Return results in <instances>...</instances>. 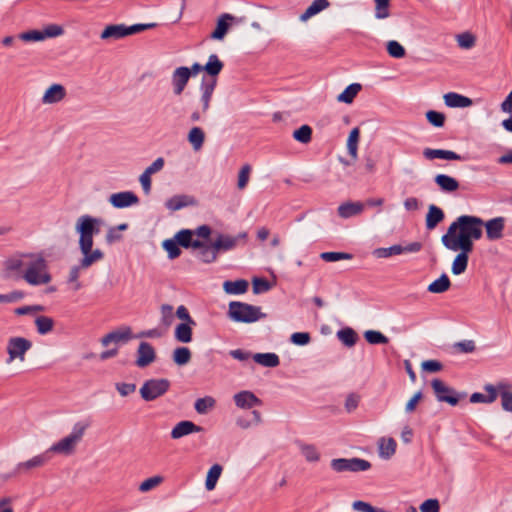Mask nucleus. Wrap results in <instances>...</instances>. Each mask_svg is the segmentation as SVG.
I'll use <instances>...</instances> for the list:
<instances>
[{"mask_svg": "<svg viewBox=\"0 0 512 512\" xmlns=\"http://www.w3.org/2000/svg\"><path fill=\"white\" fill-rule=\"evenodd\" d=\"M103 223L101 218L88 214L79 216L75 222V232L79 237L78 246L82 254V259L78 265L72 266L68 272L67 282L72 285L74 291L82 287L79 281L81 271L88 269L104 258V252L102 250L93 248L94 236L100 233Z\"/></svg>", "mask_w": 512, "mask_h": 512, "instance_id": "1", "label": "nucleus"}, {"mask_svg": "<svg viewBox=\"0 0 512 512\" xmlns=\"http://www.w3.org/2000/svg\"><path fill=\"white\" fill-rule=\"evenodd\" d=\"M5 280H24L30 286L47 285L52 281L48 262L40 252H16L2 262Z\"/></svg>", "mask_w": 512, "mask_h": 512, "instance_id": "2", "label": "nucleus"}, {"mask_svg": "<svg viewBox=\"0 0 512 512\" xmlns=\"http://www.w3.org/2000/svg\"><path fill=\"white\" fill-rule=\"evenodd\" d=\"M483 220L469 215L458 217L441 237L443 246L452 251H473L475 240L482 237Z\"/></svg>", "mask_w": 512, "mask_h": 512, "instance_id": "3", "label": "nucleus"}, {"mask_svg": "<svg viewBox=\"0 0 512 512\" xmlns=\"http://www.w3.org/2000/svg\"><path fill=\"white\" fill-rule=\"evenodd\" d=\"M88 426V423L82 421L75 423L68 435L54 442L47 449L48 453L66 457L73 455L76 452L78 445L82 441Z\"/></svg>", "mask_w": 512, "mask_h": 512, "instance_id": "4", "label": "nucleus"}, {"mask_svg": "<svg viewBox=\"0 0 512 512\" xmlns=\"http://www.w3.org/2000/svg\"><path fill=\"white\" fill-rule=\"evenodd\" d=\"M217 85V78L203 77L199 86L200 97L191 114L192 121H199L210 108V103Z\"/></svg>", "mask_w": 512, "mask_h": 512, "instance_id": "5", "label": "nucleus"}, {"mask_svg": "<svg viewBox=\"0 0 512 512\" xmlns=\"http://www.w3.org/2000/svg\"><path fill=\"white\" fill-rule=\"evenodd\" d=\"M153 331L143 332L140 335L136 336L133 334L132 328L128 325L119 326L106 335H104L100 343L103 347H117L127 344L129 341L138 338V337H152Z\"/></svg>", "mask_w": 512, "mask_h": 512, "instance_id": "6", "label": "nucleus"}, {"mask_svg": "<svg viewBox=\"0 0 512 512\" xmlns=\"http://www.w3.org/2000/svg\"><path fill=\"white\" fill-rule=\"evenodd\" d=\"M155 26H156L155 23L135 24L132 26H125L124 24L108 25L101 32L100 38L105 41H116V40L125 38L129 35L139 33L146 29L153 28Z\"/></svg>", "mask_w": 512, "mask_h": 512, "instance_id": "7", "label": "nucleus"}, {"mask_svg": "<svg viewBox=\"0 0 512 512\" xmlns=\"http://www.w3.org/2000/svg\"><path fill=\"white\" fill-rule=\"evenodd\" d=\"M228 315L235 322L245 323L255 322L264 316L259 307L236 301L229 304Z\"/></svg>", "mask_w": 512, "mask_h": 512, "instance_id": "8", "label": "nucleus"}, {"mask_svg": "<svg viewBox=\"0 0 512 512\" xmlns=\"http://www.w3.org/2000/svg\"><path fill=\"white\" fill-rule=\"evenodd\" d=\"M32 348V342L24 337H10L6 344L7 359L6 364H11L15 360L24 362L26 353Z\"/></svg>", "mask_w": 512, "mask_h": 512, "instance_id": "9", "label": "nucleus"}, {"mask_svg": "<svg viewBox=\"0 0 512 512\" xmlns=\"http://www.w3.org/2000/svg\"><path fill=\"white\" fill-rule=\"evenodd\" d=\"M170 387L167 379H149L140 388V395L145 401H153L164 395Z\"/></svg>", "mask_w": 512, "mask_h": 512, "instance_id": "10", "label": "nucleus"}, {"mask_svg": "<svg viewBox=\"0 0 512 512\" xmlns=\"http://www.w3.org/2000/svg\"><path fill=\"white\" fill-rule=\"evenodd\" d=\"M330 465L338 473L367 471L371 467L369 461L360 458H337L333 459Z\"/></svg>", "mask_w": 512, "mask_h": 512, "instance_id": "11", "label": "nucleus"}, {"mask_svg": "<svg viewBox=\"0 0 512 512\" xmlns=\"http://www.w3.org/2000/svg\"><path fill=\"white\" fill-rule=\"evenodd\" d=\"M431 387L439 402H446L452 406L457 405L459 400L464 397L440 379H434L431 382Z\"/></svg>", "mask_w": 512, "mask_h": 512, "instance_id": "12", "label": "nucleus"}, {"mask_svg": "<svg viewBox=\"0 0 512 512\" xmlns=\"http://www.w3.org/2000/svg\"><path fill=\"white\" fill-rule=\"evenodd\" d=\"M422 249V244L420 242H411L407 245L403 246L400 244H395L390 247H381L377 248L373 251V255L376 258H389L392 256H397L406 253H418Z\"/></svg>", "mask_w": 512, "mask_h": 512, "instance_id": "13", "label": "nucleus"}, {"mask_svg": "<svg viewBox=\"0 0 512 512\" xmlns=\"http://www.w3.org/2000/svg\"><path fill=\"white\" fill-rule=\"evenodd\" d=\"M165 165V160L162 157L155 159L139 176V183L143 192L149 195L152 188V175L160 172Z\"/></svg>", "mask_w": 512, "mask_h": 512, "instance_id": "14", "label": "nucleus"}, {"mask_svg": "<svg viewBox=\"0 0 512 512\" xmlns=\"http://www.w3.org/2000/svg\"><path fill=\"white\" fill-rule=\"evenodd\" d=\"M50 460V454L46 450L43 453L37 454L28 460L21 461L16 464L14 468L15 474H26L34 469H39L45 466Z\"/></svg>", "mask_w": 512, "mask_h": 512, "instance_id": "15", "label": "nucleus"}, {"mask_svg": "<svg viewBox=\"0 0 512 512\" xmlns=\"http://www.w3.org/2000/svg\"><path fill=\"white\" fill-rule=\"evenodd\" d=\"M190 74L188 71V67L180 66L173 70L170 78V84L172 88V93L175 96H180L186 89L189 81Z\"/></svg>", "mask_w": 512, "mask_h": 512, "instance_id": "16", "label": "nucleus"}, {"mask_svg": "<svg viewBox=\"0 0 512 512\" xmlns=\"http://www.w3.org/2000/svg\"><path fill=\"white\" fill-rule=\"evenodd\" d=\"M66 97V87L60 83H53L44 90L41 97V103L43 105H55L64 101Z\"/></svg>", "mask_w": 512, "mask_h": 512, "instance_id": "17", "label": "nucleus"}, {"mask_svg": "<svg viewBox=\"0 0 512 512\" xmlns=\"http://www.w3.org/2000/svg\"><path fill=\"white\" fill-rule=\"evenodd\" d=\"M108 202L116 209H124L139 204V197L133 191H121L109 196Z\"/></svg>", "mask_w": 512, "mask_h": 512, "instance_id": "18", "label": "nucleus"}, {"mask_svg": "<svg viewBox=\"0 0 512 512\" xmlns=\"http://www.w3.org/2000/svg\"><path fill=\"white\" fill-rule=\"evenodd\" d=\"M233 401L237 408L241 410H255L261 406L262 401L249 390H242L233 395Z\"/></svg>", "mask_w": 512, "mask_h": 512, "instance_id": "19", "label": "nucleus"}, {"mask_svg": "<svg viewBox=\"0 0 512 512\" xmlns=\"http://www.w3.org/2000/svg\"><path fill=\"white\" fill-rule=\"evenodd\" d=\"M203 431L201 426L196 425L190 420H183L178 422L171 430L170 436L173 440H178L182 437L188 436L193 433H200Z\"/></svg>", "mask_w": 512, "mask_h": 512, "instance_id": "20", "label": "nucleus"}, {"mask_svg": "<svg viewBox=\"0 0 512 512\" xmlns=\"http://www.w3.org/2000/svg\"><path fill=\"white\" fill-rule=\"evenodd\" d=\"M196 325V321L179 322L174 328V339L182 344L191 343L193 341V330Z\"/></svg>", "mask_w": 512, "mask_h": 512, "instance_id": "21", "label": "nucleus"}, {"mask_svg": "<svg viewBox=\"0 0 512 512\" xmlns=\"http://www.w3.org/2000/svg\"><path fill=\"white\" fill-rule=\"evenodd\" d=\"M156 359V352L154 347L148 342H141L137 349L136 365L144 368Z\"/></svg>", "mask_w": 512, "mask_h": 512, "instance_id": "22", "label": "nucleus"}, {"mask_svg": "<svg viewBox=\"0 0 512 512\" xmlns=\"http://www.w3.org/2000/svg\"><path fill=\"white\" fill-rule=\"evenodd\" d=\"M246 236V233H240L237 236L220 234L214 240L213 244L215 245L218 253L221 251H228L234 249L237 246V243L240 240H244Z\"/></svg>", "mask_w": 512, "mask_h": 512, "instance_id": "23", "label": "nucleus"}, {"mask_svg": "<svg viewBox=\"0 0 512 512\" xmlns=\"http://www.w3.org/2000/svg\"><path fill=\"white\" fill-rule=\"evenodd\" d=\"M235 20L236 18L231 14H222L217 20L215 30L211 33V38L214 40H223Z\"/></svg>", "mask_w": 512, "mask_h": 512, "instance_id": "24", "label": "nucleus"}, {"mask_svg": "<svg viewBox=\"0 0 512 512\" xmlns=\"http://www.w3.org/2000/svg\"><path fill=\"white\" fill-rule=\"evenodd\" d=\"M195 204V199L192 196L185 194L174 195L165 201V207L172 212L181 210L185 207L194 206Z\"/></svg>", "mask_w": 512, "mask_h": 512, "instance_id": "25", "label": "nucleus"}, {"mask_svg": "<svg viewBox=\"0 0 512 512\" xmlns=\"http://www.w3.org/2000/svg\"><path fill=\"white\" fill-rule=\"evenodd\" d=\"M483 226L486 228V235L489 240H498L503 236L505 219L503 217H496L486 223L483 222Z\"/></svg>", "mask_w": 512, "mask_h": 512, "instance_id": "26", "label": "nucleus"}, {"mask_svg": "<svg viewBox=\"0 0 512 512\" xmlns=\"http://www.w3.org/2000/svg\"><path fill=\"white\" fill-rule=\"evenodd\" d=\"M444 103L450 108H467L473 105V100L456 92H449L443 96Z\"/></svg>", "mask_w": 512, "mask_h": 512, "instance_id": "27", "label": "nucleus"}, {"mask_svg": "<svg viewBox=\"0 0 512 512\" xmlns=\"http://www.w3.org/2000/svg\"><path fill=\"white\" fill-rule=\"evenodd\" d=\"M180 246L194 249L202 247V241L194 238L193 230L183 229L177 232L174 236Z\"/></svg>", "mask_w": 512, "mask_h": 512, "instance_id": "28", "label": "nucleus"}, {"mask_svg": "<svg viewBox=\"0 0 512 512\" xmlns=\"http://www.w3.org/2000/svg\"><path fill=\"white\" fill-rule=\"evenodd\" d=\"M396 448L397 443L391 437H382L378 441V454L382 459H390L396 453Z\"/></svg>", "mask_w": 512, "mask_h": 512, "instance_id": "29", "label": "nucleus"}, {"mask_svg": "<svg viewBox=\"0 0 512 512\" xmlns=\"http://www.w3.org/2000/svg\"><path fill=\"white\" fill-rule=\"evenodd\" d=\"M496 395L499 393L501 397V406L503 410L512 412V392L510 391V384L507 382H500L496 386Z\"/></svg>", "mask_w": 512, "mask_h": 512, "instance_id": "30", "label": "nucleus"}, {"mask_svg": "<svg viewBox=\"0 0 512 512\" xmlns=\"http://www.w3.org/2000/svg\"><path fill=\"white\" fill-rule=\"evenodd\" d=\"M262 422V415L258 410H252L249 416H239L236 418V426L246 430L253 426H257Z\"/></svg>", "mask_w": 512, "mask_h": 512, "instance_id": "31", "label": "nucleus"}, {"mask_svg": "<svg viewBox=\"0 0 512 512\" xmlns=\"http://www.w3.org/2000/svg\"><path fill=\"white\" fill-rule=\"evenodd\" d=\"M423 156L428 160L443 159V160H460L461 157L457 153L450 150L431 149L425 148Z\"/></svg>", "mask_w": 512, "mask_h": 512, "instance_id": "32", "label": "nucleus"}, {"mask_svg": "<svg viewBox=\"0 0 512 512\" xmlns=\"http://www.w3.org/2000/svg\"><path fill=\"white\" fill-rule=\"evenodd\" d=\"M457 252H458V254L454 258L452 265H451V272L454 275H461L467 269L469 254L472 251L458 250Z\"/></svg>", "mask_w": 512, "mask_h": 512, "instance_id": "33", "label": "nucleus"}, {"mask_svg": "<svg viewBox=\"0 0 512 512\" xmlns=\"http://www.w3.org/2000/svg\"><path fill=\"white\" fill-rule=\"evenodd\" d=\"M364 210V204L361 202H345L338 207V214L342 218H350L359 215Z\"/></svg>", "mask_w": 512, "mask_h": 512, "instance_id": "34", "label": "nucleus"}, {"mask_svg": "<svg viewBox=\"0 0 512 512\" xmlns=\"http://www.w3.org/2000/svg\"><path fill=\"white\" fill-rule=\"evenodd\" d=\"M222 472L223 467L220 464H213L209 468L205 478V488L207 491H213L215 489Z\"/></svg>", "mask_w": 512, "mask_h": 512, "instance_id": "35", "label": "nucleus"}, {"mask_svg": "<svg viewBox=\"0 0 512 512\" xmlns=\"http://www.w3.org/2000/svg\"><path fill=\"white\" fill-rule=\"evenodd\" d=\"M329 7L327 0H314L310 6L300 15V21L306 22L313 16L319 14L323 10Z\"/></svg>", "mask_w": 512, "mask_h": 512, "instance_id": "36", "label": "nucleus"}, {"mask_svg": "<svg viewBox=\"0 0 512 512\" xmlns=\"http://www.w3.org/2000/svg\"><path fill=\"white\" fill-rule=\"evenodd\" d=\"M484 390L487 394L482 393H473L470 396L471 403H492L496 400V388L491 384H487L484 387Z\"/></svg>", "mask_w": 512, "mask_h": 512, "instance_id": "37", "label": "nucleus"}, {"mask_svg": "<svg viewBox=\"0 0 512 512\" xmlns=\"http://www.w3.org/2000/svg\"><path fill=\"white\" fill-rule=\"evenodd\" d=\"M249 283L246 280L240 279L236 281H225L223 283V290L230 295L244 294L248 290Z\"/></svg>", "mask_w": 512, "mask_h": 512, "instance_id": "38", "label": "nucleus"}, {"mask_svg": "<svg viewBox=\"0 0 512 512\" xmlns=\"http://www.w3.org/2000/svg\"><path fill=\"white\" fill-rule=\"evenodd\" d=\"M434 180L435 183L444 192H454L459 188L458 181L455 178L445 174L436 175Z\"/></svg>", "mask_w": 512, "mask_h": 512, "instance_id": "39", "label": "nucleus"}, {"mask_svg": "<svg viewBox=\"0 0 512 512\" xmlns=\"http://www.w3.org/2000/svg\"><path fill=\"white\" fill-rule=\"evenodd\" d=\"M253 360L263 366L273 368L279 365L280 360L277 354L275 353H256L252 355Z\"/></svg>", "mask_w": 512, "mask_h": 512, "instance_id": "40", "label": "nucleus"}, {"mask_svg": "<svg viewBox=\"0 0 512 512\" xmlns=\"http://www.w3.org/2000/svg\"><path fill=\"white\" fill-rule=\"evenodd\" d=\"M444 219L443 211L435 206L430 205L428 208V213L426 215V227L429 230L434 229L441 221Z\"/></svg>", "mask_w": 512, "mask_h": 512, "instance_id": "41", "label": "nucleus"}, {"mask_svg": "<svg viewBox=\"0 0 512 512\" xmlns=\"http://www.w3.org/2000/svg\"><path fill=\"white\" fill-rule=\"evenodd\" d=\"M362 86L359 83H352L345 88V90L337 96V101L340 103L351 104L355 97L361 91Z\"/></svg>", "mask_w": 512, "mask_h": 512, "instance_id": "42", "label": "nucleus"}, {"mask_svg": "<svg viewBox=\"0 0 512 512\" xmlns=\"http://www.w3.org/2000/svg\"><path fill=\"white\" fill-rule=\"evenodd\" d=\"M223 63L217 55L209 56L207 63L203 66L204 71L209 75L208 78H216L223 69Z\"/></svg>", "mask_w": 512, "mask_h": 512, "instance_id": "43", "label": "nucleus"}, {"mask_svg": "<svg viewBox=\"0 0 512 512\" xmlns=\"http://www.w3.org/2000/svg\"><path fill=\"white\" fill-rule=\"evenodd\" d=\"M216 406V400L212 396H205L196 399L194 403L195 411L200 415H205L212 411Z\"/></svg>", "mask_w": 512, "mask_h": 512, "instance_id": "44", "label": "nucleus"}, {"mask_svg": "<svg viewBox=\"0 0 512 512\" xmlns=\"http://www.w3.org/2000/svg\"><path fill=\"white\" fill-rule=\"evenodd\" d=\"M360 139V129L358 127L353 128L347 139V150L349 155L356 160L358 158V144Z\"/></svg>", "mask_w": 512, "mask_h": 512, "instance_id": "45", "label": "nucleus"}, {"mask_svg": "<svg viewBox=\"0 0 512 512\" xmlns=\"http://www.w3.org/2000/svg\"><path fill=\"white\" fill-rule=\"evenodd\" d=\"M197 249H199L198 257L204 263H212L216 261L218 251L213 243L207 245L202 242V247H198Z\"/></svg>", "mask_w": 512, "mask_h": 512, "instance_id": "46", "label": "nucleus"}, {"mask_svg": "<svg viewBox=\"0 0 512 512\" xmlns=\"http://www.w3.org/2000/svg\"><path fill=\"white\" fill-rule=\"evenodd\" d=\"M455 40L459 48L470 50L476 45L477 37L472 32L465 31L457 34Z\"/></svg>", "mask_w": 512, "mask_h": 512, "instance_id": "47", "label": "nucleus"}, {"mask_svg": "<svg viewBox=\"0 0 512 512\" xmlns=\"http://www.w3.org/2000/svg\"><path fill=\"white\" fill-rule=\"evenodd\" d=\"M451 286L449 277L442 274L438 279L434 280L428 285L427 290L433 294H440L446 292Z\"/></svg>", "mask_w": 512, "mask_h": 512, "instance_id": "48", "label": "nucleus"}, {"mask_svg": "<svg viewBox=\"0 0 512 512\" xmlns=\"http://www.w3.org/2000/svg\"><path fill=\"white\" fill-rule=\"evenodd\" d=\"M192 353L188 347L180 346L174 349L172 358L175 364L179 366H184L188 364L191 360Z\"/></svg>", "mask_w": 512, "mask_h": 512, "instance_id": "49", "label": "nucleus"}, {"mask_svg": "<svg viewBox=\"0 0 512 512\" xmlns=\"http://www.w3.org/2000/svg\"><path fill=\"white\" fill-rule=\"evenodd\" d=\"M205 140V134L199 127H193L188 133V141L195 151L202 148Z\"/></svg>", "mask_w": 512, "mask_h": 512, "instance_id": "50", "label": "nucleus"}, {"mask_svg": "<svg viewBox=\"0 0 512 512\" xmlns=\"http://www.w3.org/2000/svg\"><path fill=\"white\" fill-rule=\"evenodd\" d=\"M375 3V18L384 20L390 17V0H373Z\"/></svg>", "mask_w": 512, "mask_h": 512, "instance_id": "51", "label": "nucleus"}, {"mask_svg": "<svg viewBox=\"0 0 512 512\" xmlns=\"http://www.w3.org/2000/svg\"><path fill=\"white\" fill-rule=\"evenodd\" d=\"M338 339L346 346L352 347L356 344L357 334L352 328H343L337 332Z\"/></svg>", "mask_w": 512, "mask_h": 512, "instance_id": "52", "label": "nucleus"}, {"mask_svg": "<svg viewBox=\"0 0 512 512\" xmlns=\"http://www.w3.org/2000/svg\"><path fill=\"white\" fill-rule=\"evenodd\" d=\"M37 332L41 335L48 334L53 330L54 320L48 316H38L35 319Z\"/></svg>", "mask_w": 512, "mask_h": 512, "instance_id": "53", "label": "nucleus"}, {"mask_svg": "<svg viewBox=\"0 0 512 512\" xmlns=\"http://www.w3.org/2000/svg\"><path fill=\"white\" fill-rule=\"evenodd\" d=\"M179 246V243L174 237L162 242V247L167 252L169 259H175L180 256L181 250Z\"/></svg>", "mask_w": 512, "mask_h": 512, "instance_id": "54", "label": "nucleus"}, {"mask_svg": "<svg viewBox=\"0 0 512 512\" xmlns=\"http://www.w3.org/2000/svg\"><path fill=\"white\" fill-rule=\"evenodd\" d=\"M300 452L308 462H317L320 459V453L314 445L301 444Z\"/></svg>", "mask_w": 512, "mask_h": 512, "instance_id": "55", "label": "nucleus"}, {"mask_svg": "<svg viewBox=\"0 0 512 512\" xmlns=\"http://www.w3.org/2000/svg\"><path fill=\"white\" fill-rule=\"evenodd\" d=\"M164 481V478L160 475L152 476L150 478L145 479L143 482L139 485V491L142 493L149 492L156 487H158L162 482Z\"/></svg>", "mask_w": 512, "mask_h": 512, "instance_id": "56", "label": "nucleus"}, {"mask_svg": "<svg viewBox=\"0 0 512 512\" xmlns=\"http://www.w3.org/2000/svg\"><path fill=\"white\" fill-rule=\"evenodd\" d=\"M293 137L298 142L307 144L311 141L312 129L308 125H303L293 132Z\"/></svg>", "mask_w": 512, "mask_h": 512, "instance_id": "57", "label": "nucleus"}, {"mask_svg": "<svg viewBox=\"0 0 512 512\" xmlns=\"http://www.w3.org/2000/svg\"><path fill=\"white\" fill-rule=\"evenodd\" d=\"M388 54L393 58H403L405 56V48L396 40H390L386 44Z\"/></svg>", "mask_w": 512, "mask_h": 512, "instance_id": "58", "label": "nucleus"}, {"mask_svg": "<svg viewBox=\"0 0 512 512\" xmlns=\"http://www.w3.org/2000/svg\"><path fill=\"white\" fill-rule=\"evenodd\" d=\"M364 338L366 339V341L370 344H387L388 343V338L382 334L381 332L379 331H376V330H367L365 333H364Z\"/></svg>", "mask_w": 512, "mask_h": 512, "instance_id": "59", "label": "nucleus"}, {"mask_svg": "<svg viewBox=\"0 0 512 512\" xmlns=\"http://www.w3.org/2000/svg\"><path fill=\"white\" fill-rule=\"evenodd\" d=\"M44 41L49 38L60 37L64 34V29L58 24H49L42 29Z\"/></svg>", "mask_w": 512, "mask_h": 512, "instance_id": "60", "label": "nucleus"}, {"mask_svg": "<svg viewBox=\"0 0 512 512\" xmlns=\"http://www.w3.org/2000/svg\"><path fill=\"white\" fill-rule=\"evenodd\" d=\"M251 174V166L249 164H245L241 167L238 173L237 187L240 190L246 188Z\"/></svg>", "mask_w": 512, "mask_h": 512, "instance_id": "61", "label": "nucleus"}, {"mask_svg": "<svg viewBox=\"0 0 512 512\" xmlns=\"http://www.w3.org/2000/svg\"><path fill=\"white\" fill-rule=\"evenodd\" d=\"M18 38L24 42H42L44 36L42 30H29L22 32L18 35Z\"/></svg>", "mask_w": 512, "mask_h": 512, "instance_id": "62", "label": "nucleus"}, {"mask_svg": "<svg viewBox=\"0 0 512 512\" xmlns=\"http://www.w3.org/2000/svg\"><path fill=\"white\" fill-rule=\"evenodd\" d=\"M320 258L326 262H337L341 260H349L352 255L344 252H322Z\"/></svg>", "mask_w": 512, "mask_h": 512, "instance_id": "63", "label": "nucleus"}, {"mask_svg": "<svg viewBox=\"0 0 512 512\" xmlns=\"http://www.w3.org/2000/svg\"><path fill=\"white\" fill-rule=\"evenodd\" d=\"M419 509L420 512H440V503L434 498L427 499L421 503Z\"/></svg>", "mask_w": 512, "mask_h": 512, "instance_id": "64", "label": "nucleus"}]
</instances>
